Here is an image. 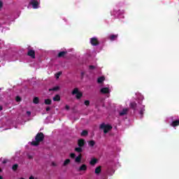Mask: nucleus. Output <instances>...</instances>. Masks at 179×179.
I'll return each mask as SVG.
<instances>
[{"mask_svg":"<svg viewBox=\"0 0 179 179\" xmlns=\"http://www.w3.org/2000/svg\"><path fill=\"white\" fill-rule=\"evenodd\" d=\"M2 110V106H0V111Z\"/></svg>","mask_w":179,"mask_h":179,"instance_id":"41","label":"nucleus"},{"mask_svg":"<svg viewBox=\"0 0 179 179\" xmlns=\"http://www.w3.org/2000/svg\"><path fill=\"white\" fill-rule=\"evenodd\" d=\"M65 108H66V110H69V106L66 105V106H65Z\"/></svg>","mask_w":179,"mask_h":179,"instance_id":"37","label":"nucleus"},{"mask_svg":"<svg viewBox=\"0 0 179 179\" xmlns=\"http://www.w3.org/2000/svg\"><path fill=\"white\" fill-rule=\"evenodd\" d=\"M46 111H50V107L46 108Z\"/></svg>","mask_w":179,"mask_h":179,"instance_id":"39","label":"nucleus"},{"mask_svg":"<svg viewBox=\"0 0 179 179\" xmlns=\"http://www.w3.org/2000/svg\"><path fill=\"white\" fill-rule=\"evenodd\" d=\"M49 90L50 91L53 90L54 92H57V90H59V86H56V87H53L52 89H50Z\"/></svg>","mask_w":179,"mask_h":179,"instance_id":"25","label":"nucleus"},{"mask_svg":"<svg viewBox=\"0 0 179 179\" xmlns=\"http://www.w3.org/2000/svg\"><path fill=\"white\" fill-rule=\"evenodd\" d=\"M83 145H85V140L83 139H80L78 140V146L82 147L83 146Z\"/></svg>","mask_w":179,"mask_h":179,"instance_id":"17","label":"nucleus"},{"mask_svg":"<svg viewBox=\"0 0 179 179\" xmlns=\"http://www.w3.org/2000/svg\"><path fill=\"white\" fill-rule=\"evenodd\" d=\"M72 94H76V96L77 99H79L80 97H82V92H79V90H78V88H75L73 90Z\"/></svg>","mask_w":179,"mask_h":179,"instance_id":"9","label":"nucleus"},{"mask_svg":"<svg viewBox=\"0 0 179 179\" xmlns=\"http://www.w3.org/2000/svg\"><path fill=\"white\" fill-rule=\"evenodd\" d=\"M2 6V1H0V8Z\"/></svg>","mask_w":179,"mask_h":179,"instance_id":"40","label":"nucleus"},{"mask_svg":"<svg viewBox=\"0 0 179 179\" xmlns=\"http://www.w3.org/2000/svg\"><path fill=\"white\" fill-rule=\"evenodd\" d=\"M28 55L29 57H31V58L34 59L36 58V52L33 50H29L28 51Z\"/></svg>","mask_w":179,"mask_h":179,"instance_id":"12","label":"nucleus"},{"mask_svg":"<svg viewBox=\"0 0 179 179\" xmlns=\"http://www.w3.org/2000/svg\"><path fill=\"white\" fill-rule=\"evenodd\" d=\"M137 103L135 101L130 103V108H132L134 114H138L140 118L143 117L145 114V105H143V101L145 100V96L141 94V92L136 93Z\"/></svg>","mask_w":179,"mask_h":179,"instance_id":"1","label":"nucleus"},{"mask_svg":"<svg viewBox=\"0 0 179 179\" xmlns=\"http://www.w3.org/2000/svg\"><path fill=\"white\" fill-rule=\"evenodd\" d=\"M106 80V77L104 76H100L97 78V83L101 84Z\"/></svg>","mask_w":179,"mask_h":179,"instance_id":"13","label":"nucleus"},{"mask_svg":"<svg viewBox=\"0 0 179 179\" xmlns=\"http://www.w3.org/2000/svg\"><path fill=\"white\" fill-rule=\"evenodd\" d=\"M52 165H53V166H55V164L52 163Z\"/></svg>","mask_w":179,"mask_h":179,"instance_id":"42","label":"nucleus"},{"mask_svg":"<svg viewBox=\"0 0 179 179\" xmlns=\"http://www.w3.org/2000/svg\"><path fill=\"white\" fill-rule=\"evenodd\" d=\"M96 163H97V159L92 158L91 161L90 162V164H91V166H94V164H96Z\"/></svg>","mask_w":179,"mask_h":179,"instance_id":"15","label":"nucleus"},{"mask_svg":"<svg viewBox=\"0 0 179 179\" xmlns=\"http://www.w3.org/2000/svg\"><path fill=\"white\" fill-rule=\"evenodd\" d=\"M99 173H101V166H98L95 169V174H99Z\"/></svg>","mask_w":179,"mask_h":179,"instance_id":"18","label":"nucleus"},{"mask_svg":"<svg viewBox=\"0 0 179 179\" xmlns=\"http://www.w3.org/2000/svg\"><path fill=\"white\" fill-rule=\"evenodd\" d=\"M108 40H110V41H115V40H117V38H118V34H110L108 36Z\"/></svg>","mask_w":179,"mask_h":179,"instance_id":"11","label":"nucleus"},{"mask_svg":"<svg viewBox=\"0 0 179 179\" xmlns=\"http://www.w3.org/2000/svg\"><path fill=\"white\" fill-rule=\"evenodd\" d=\"M101 129H103L104 134H107L108 131H110L113 127L110 124H107L106 123H103L100 126Z\"/></svg>","mask_w":179,"mask_h":179,"instance_id":"7","label":"nucleus"},{"mask_svg":"<svg viewBox=\"0 0 179 179\" xmlns=\"http://www.w3.org/2000/svg\"><path fill=\"white\" fill-rule=\"evenodd\" d=\"M40 0H30L29 5H31L34 9H38L40 8Z\"/></svg>","mask_w":179,"mask_h":179,"instance_id":"6","label":"nucleus"},{"mask_svg":"<svg viewBox=\"0 0 179 179\" xmlns=\"http://www.w3.org/2000/svg\"><path fill=\"white\" fill-rule=\"evenodd\" d=\"M87 170V166L85 164H83L80 166L78 171H86Z\"/></svg>","mask_w":179,"mask_h":179,"instance_id":"14","label":"nucleus"},{"mask_svg":"<svg viewBox=\"0 0 179 179\" xmlns=\"http://www.w3.org/2000/svg\"><path fill=\"white\" fill-rule=\"evenodd\" d=\"M80 75H81L82 79H83V78H85V76H86V78H89V76H87V74H86V73L84 72V71H82L81 73H80Z\"/></svg>","mask_w":179,"mask_h":179,"instance_id":"20","label":"nucleus"},{"mask_svg":"<svg viewBox=\"0 0 179 179\" xmlns=\"http://www.w3.org/2000/svg\"><path fill=\"white\" fill-rule=\"evenodd\" d=\"M86 135H87V131L86 130L83 131L81 133V136H86Z\"/></svg>","mask_w":179,"mask_h":179,"instance_id":"27","label":"nucleus"},{"mask_svg":"<svg viewBox=\"0 0 179 179\" xmlns=\"http://www.w3.org/2000/svg\"><path fill=\"white\" fill-rule=\"evenodd\" d=\"M17 167H19L17 164H14L12 169L14 171H15V170H17Z\"/></svg>","mask_w":179,"mask_h":179,"instance_id":"28","label":"nucleus"},{"mask_svg":"<svg viewBox=\"0 0 179 179\" xmlns=\"http://www.w3.org/2000/svg\"><path fill=\"white\" fill-rule=\"evenodd\" d=\"M2 171V170H1V168H0V172Z\"/></svg>","mask_w":179,"mask_h":179,"instance_id":"44","label":"nucleus"},{"mask_svg":"<svg viewBox=\"0 0 179 179\" xmlns=\"http://www.w3.org/2000/svg\"><path fill=\"white\" fill-rule=\"evenodd\" d=\"M21 179H24V178H21Z\"/></svg>","mask_w":179,"mask_h":179,"instance_id":"45","label":"nucleus"},{"mask_svg":"<svg viewBox=\"0 0 179 179\" xmlns=\"http://www.w3.org/2000/svg\"><path fill=\"white\" fill-rule=\"evenodd\" d=\"M90 43L93 46L99 45V38L97 37H92L90 39Z\"/></svg>","mask_w":179,"mask_h":179,"instance_id":"8","label":"nucleus"},{"mask_svg":"<svg viewBox=\"0 0 179 179\" xmlns=\"http://www.w3.org/2000/svg\"><path fill=\"white\" fill-rule=\"evenodd\" d=\"M128 111H129V108H123L122 110L119 111V115H120V117H124V115H127L128 114Z\"/></svg>","mask_w":179,"mask_h":179,"instance_id":"10","label":"nucleus"},{"mask_svg":"<svg viewBox=\"0 0 179 179\" xmlns=\"http://www.w3.org/2000/svg\"><path fill=\"white\" fill-rule=\"evenodd\" d=\"M63 20H64V22H65V23L68 22V19H66L65 17L63 18Z\"/></svg>","mask_w":179,"mask_h":179,"instance_id":"35","label":"nucleus"},{"mask_svg":"<svg viewBox=\"0 0 179 179\" xmlns=\"http://www.w3.org/2000/svg\"><path fill=\"white\" fill-rule=\"evenodd\" d=\"M45 104H51V100L50 99H45Z\"/></svg>","mask_w":179,"mask_h":179,"instance_id":"30","label":"nucleus"},{"mask_svg":"<svg viewBox=\"0 0 179 179\" xmlns=\"http://www.w3.org/2000/svg\"><path fill=\"white\" fill-rule=\"evenodd\" d=\"M169 118L172 121L170 124V126L173 127V128H175L176 129V127L179 126V118L177 119L176 116H171Z\"/></svg>","mask_w":179,"mask_h":179,"instance_id":"4","label":"nucleus"},{"mask_svg":"<svg viewBox=\"0 0 179 179\" xmlns=\"http://www.w3.org/2000/svg\"><path fill=\"white\" fill-rule=\"evenodd\" d=\"M111 89H113V87L108 85L106 87L101 88L100 92L102 94H110V93H111Z\"/></svg>","mask_w":179,"mask_h":179,"instance_id":"5","label":"nucleus"},{"mask_svg":"<svg viewBox=\"0 0 179 179\" xmlns=\"http://www.w3.org/2000/svg\"><path fill=\"white\" fill-rule=\"evenodd\" d=\"M69 163H71V159H67L64 161L63 166H68V164H69Z\"/></svg>","mask_w":179,"mask_h":179,"instance_id":"21","label":"nucleus"},{"mask_svg":"<svg viewBox=\"0 0 179 179\" xmlns=\"http://www.w3.org/2000/svg\"><path fill=\"white\" fill-rule=\"evenodd\" d=\"M59 100H61V96L59 94L53 97V101H59Z\"/></svg>","mask_w":179,"mask_h":179,"instance_id":"19","label":"nucleus"},{"mask_svg":"<svg viewBox=\"0 0 179 179\" xmlns=\"http://www.w3.org/2000/svg\"><path fill=\"white\" fill-rule=\"evenodd\" d=\"M70 157H71V159H75L76 157L75 153L70 154Z\"/></svg>","mask_w":179,"mask_h":179,"instance_id":"32","label":"nucleus"},{"mask_svg":"<svg viewBox=\"0 0 179 179\" xmlns=\"http://www.w3.org/2000/svg\"><path fill=\"white\" fill-rule=\"evenodd\" d=\"M80 160H82V155H79L78 157H76L75 162L76 163H80Z\"/></svg>","mask_w":179,"mask_h":179,"instance_id":"16","label":"nucleus"},{"mask_svg":"<svg viewBox=\"0 0 179 179\" xmlns=\"http://www.w3.org/2000/svg\"><path fill=\"white\" fill-rule=\"evenodd\" d=\"M15 100L17 102L20 101V100H21L20 96H16Z\"/></svg>","mask_w":179,"mask_h":179,"instance_id":"33","label":"nucleus"},{"mask_svg":"<svg viewBox=\"0 0 179 179\" xmlns=\"http://www.w3.org/2000/svg\"><path fill=\"white\" fill-rule=\"evenodd\" d=\"M34 104H38V97L34 98Z\"/></svg>","mask_w":179,"mask_h":179,"instance_id":"26","label":"nucleus"},{"mask_svg":"<svg viewBox=\"0 0 179 179\" xmlns=\"http://www.w3.org/2000/svg\"><path fill=\"white\" fill-rule=\"evenodd\" d=\"M61 72H58L57 73L55 74V78L56 79H59V76H61Z\"/></svg>","mask_w":179,"mask_h":179,"instance_id":"29","label":"nucleus"},{"mask_svg":"<svg viewBox=\"0 0 179 179\" xmlns=\"http://www.w3.org/2000/svg\"><path fill=\"white\" fill-rule=\"evenodd\" d=\"M27 114L28 115H30L31 114V113L30 111H27Z\"/></svg>","mask_w":179,"mask_h":179,"instance_id":"38","label":"nucleus"},{"mask_svg":"<svg viewBox=\"0 0 179 179\" xmlns=\"http://www.w3.org/2000/svg\"><path fill=\"white\" fill-rule=\"evenodd\" d=\"M0 179H2V176H0Z\"/></svg>","mask_w":179,"mask_h":179,"instance_id":"43","label":"nucleus"},{"mask_svg":"<svg viewBox=\"0 0 179 179\" xmlns=\"http://www.w3.org/2000/svg\"><path fill=\"white\" fill-rule=\"evenodd\" d=\"M43 139L44 134H43V133L38 134L36 136L35 141H33L31 143V145H32V146H38V143H40V142H42Z\"/></svg>","mask_w":179,"mask_h":179,"instance_id":"3","label":"nucleus"},{"mask_svg":"<svg viewBox=\"0 0 179 179\" xmlns=\"http://www.w3.org/2000/svg\"><path fill=\"white\" fill-rule=\"evenodd\" d=\"M90 72H92V71H94L96 69V66H89Z\"/></svg>","mask_w":179,"mask_h":179,"instance_id":"24","label":"nucleus"},{"mask_svg":"<svg viewBox=\"0 0 179 179\" xmlns=\"http://www.w3.org/2000/svg\"><path fill=\"white\" fill-rule=\"evenodd\" d=\"M3 163L5 164L6 163H8V159H3Z\"/></svg>","mask_w":179,"mask_h":179,"instance_id":"36","label":"nucleus"},{"mask_svg":"<svg viewBox=\"0 0 179 179\" xmlns=\"http://www.w3.org/2000/svg\"><path fill=\"white\" fill-rule=\"evenodd\" d=\"M76 152H78V153H80V152H82V148L80 147L76 148Z\"/></svg>","mask_w":179,"mask_h":179,"instance_id":"31","label":"nucleus"},{"mask_svg":"<svg viewBox=\"0 0 179 179\" xmlns=\"http://www.w3.org/2000/svg\"><path fill=\"white\" fill-rule=\"evenodd\" d=\"M85 106H89V104H90V101H85Z\"/></svg>","mask_w":179,"mask_h":179,"instance_id":"34","label":"nucleus"},{"mask_svg":"<svg viewBox=\"0 0 179 179\" xmlns=\"http://www.w3.org/2000/svg\"><path fill=\"white\" fill-rule=\"evenodd\" d=\"M65 54H66V52H59V54H58V57H64L65 56Z\"/></svg>","mask_w":179,"mask_h":179,"instance_id":"23","label":"nucleus"},{"mask_svg":"<svg viewBox=\"0 0 179 179\" xmlns=\"http://www.w3.org/2000/svg\"><path fill=\"white\" fill-rule=\"evenodd\" d=\"M95 143H95L94 141H90L88 142V145H89V146H90L91 148H93V146H94Z\"/></svg>","mask_w":179,"mask_h":179,"instance_id":"22","label":"nucleus"},{"mask_svg":"<svg viewBox=\"0 0 179 179\" xmlns=\"http://www.w3.org/2000/svg\"><path fill=\"white\" fill-rule=\"evenodd\" d=\"M110 16L115 19H124L125 16V10L118 8V7H115L110 11Z\"/></svg>","mask_w":179,"mask_h":179,"instance_id":"2","label":"nucleus"}]
</instances>
